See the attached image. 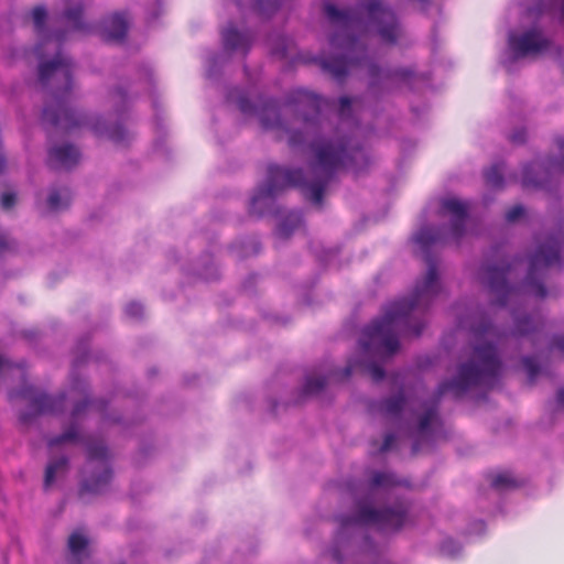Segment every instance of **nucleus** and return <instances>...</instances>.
I'll return each mask as SVG.
<instances>
[{
    "label": "nucleus",
    "instance_id": "obj_1",
    "mask_svg": "<svg viewBox=\"0 0 564 564\" xmlns=\"http://www.w3.org/2000/svg\"><path fill=\"white\" fill-rule=\"evenodd\" d=\"M292 111L301 116L303 131H289L278 112L276 102L269 100L260 115L264 129H279L289 133V145L303 144L312 138L310 148L313 153V178L307 180L302 169H284L275 164L268 166V178L264 186L258 188L249 206L250 215L262 216L273 198L286 187H299L304 196L316 205H321L326 186L343 170L355 174L361 173L370 164L368 153L351 137L341 135L336 130L332 135H321L328 126L321 118L324 100L305 89L292 91L289 100Z\"/></svg>",
    "mask_w": 564,
    "mask_h": 564
},
{
    "label": "nucleus",
    "instance_id": "obj_2",
    "mask_svg": "<svg viewBox=\"0 0 564 564\" xmlns=\"http://www.w3.org/2000/svg\"><path fill=\"white\" fill-rule=\"evenodd\" d=\"M414 240L422 251L427 271L415 284L410 299L389 304L381 318L364 328L359 344L366 355L390 357L400 348V336H420L425 325L421 315L441 291L437 263L430 249L445 241L444 229L424 227Z\"/></svg>",
    "mask_w": 564,
    "mask_h": 564
},
{
    "label": "nucleus",
    "instance_id": "obj_3",
    "mask_svg": "<svg viewBox=\"0 0 564 564\" xmlns=\"http://www.w3.org/2000/svg\"><path fill=\"white\" fill-rule=\"evenodd\" d=\"M471 333L476 345L470 359L458 366L452 380L442 381L436 390L431 405L425 406L417 424V438L412 452L421 451L422 442L429 436L431 427L440 424L437 409L443 395L451 394L454 399L463 398L475 388L491 389L498 382L502 371V362L497 352L503 334L498 330L486 317L481 316L478 324L473 323Z\"/></svg>",
    "mask_w": 564,
    "mask_h": 564
},
{
    "label": "nucleus",
    "instance_id": "obj_4",
    "mask_svg": "<svg viewBox=\"0 0 564 564\" xmlns=\"http://www.w3.org/2000/svg\"><path fill=\"white\" fill-rule=\"evenodd\" d=\"M324 13L335 25L339 26L329 39L332 48L341 51L340 56L319 58L323 70L341 82L348 70L361 66L366 59V47L358 39L348 35V30L366 23L376 29L380 39L387 44H395L402 30L394 11L383 0H366L360 9L339 10L333 3H325Z\"/></svg>",
    "mask_w": 564,
    "mask_h": 564
},
{
    "label": "nucleus",
    "instance_id": "obj_5",
    "mask_svg": "<svg viewBox=\"0 0 564 564\" xmlns=\"http://www.w3.org/2000/svg\"><path fill=\"white\" fill-rule=\"evenodd\" d=\"M72 73V59L61 52H57L52 61L43 62L39 66V82L48 90L42 111V122L46 128H55L64 133L88 123L86 116L69 107Z\"/></svg>",
    "mask_w": 564,
    "mask_h": 564
},
{
    "label": "nucleus",
    "instance_id": "obj_6",
    "mask_svg": "<svg viewBox=\"0 0 564 564\" xmlns=\"http://www.w3.org/2000/svg\"><path fill=\"white\" fill-rule=\"evenodd\" d=\"M561 253H564V237L561 234L538 238V247L530 256L529 269L524 282L528 292L538 299L546 296L543 284L546 271L561 263Z\"/></svg>",
    "mask_w": 564,
    "mask_h": 564
},
{
    "label": "nucleus",
    "instance_id": "obj_7",
    "mask_svg": "<svg viewBox=\"0 0 564 564\" xmlns=\"http://www.w3.org/2000/svg\"><path fill=\"white\" fill-rule=\"evenodd\" d=\"M406 519V510L403 506L395 508L375 509L370 506H359L354 517H341L343 528L352 524H375L382 531H395L402 528Z\"/></svg>",
    "mask_w": 564,
    "mask_h": 564
},
{
    "label": "nucleus",
    "instance_id": "obj_8",
    "mask_svg": "<svg viewBox=\"0 0 564 564\" xmlns=\"http://www.w3.org/2000/svg\"><path fill=\"white\" fill-rule=\"evenodd\" d=\"M511 263L501 261L499 264H487L480 270V279L491 294L496 296V304L507 305L513 297L518 296L519 290L507 283V275Z\"/></svg>",
    "mask_w": 564,
    "mask_h": 564
},
{
    "label": "nucleus",
    "instance_id": "obj_9",
    "mask_svg": "<svg viewBox=\"0 0 564 564\" xmlns=\"http://www.w3.org/2000/svg\"><path fill=\"white\" fill-rule=\"evenodd\" d=\"M74 389H78L83 393V400L77 402L70 414V424L67 430L58 436L52 437L47 441V445L50 447L58 446L63 443L67 442H77L79 441V432L77 422L80 420L83 414H85L89 406L96 408L98 411H102L105 404L102 401H91L87 395V388L84 381L76 379L74 381Z\"/></svg>",
    "mask_w": 564,
    "mask_h": 564
},
{
    "label": "nucleus",
    "instance_id": "obj_10",
    "mask_svg": "<svg viewBox=\"0 0 564 564\" xmlns=\"http://www.w3.org/2000/svg\"><path fill=\"white\" fill-rule=\"evenodd\" d=\"M18 394L30 400L32 413L24 412L20 415L21 422L25 424L30 423L36 415L58 413L63 409L66 399L65 394L52 397L37 392L33 387H25Z\"/></svg>",
    "mask_w": 564,
    "mask_h": 564
},
{
    "label": "nucleus",
    "instance_id": "obj_11",
    "mask_svg": "<svg viewBox=\"0 0 564 564\" xmlns=\"http://www.w3.org/2000/svg\"><path fill=\"white\" fill-rule=\"evenodd\" d=\"M88 460H97L102 469L98 477L85 479L80 487V496L85 492L99 494L110 482L112 471L108 466V449L104 443H91L87 447Z\"/></svg>",
    "mask_w": 564,
    "mask_h": 564
},
{
    "label": "nucleus",
    "instance_id": "obj_12",
    "mask_svg": "<svg viewBox=\"0 0 564 564\" xmlns=\"http://www.w3.org/2000/svg\"><path fill=\"white\" fill-rule=\"evenodd\" d=\"M469 205L456 197H444L440 202L438 214L442 217L448 216L451 226L449 234L454 240H459L466 230Z\"/></svg>",
    "mask_w": 564,
    "mask_h": 564
},
{
    "label": "nucleus",
    "instance_id": "obj_13",
    "mask_svg": "<svg viewBox=\"0 0 564 564\" xmlns=\"http://www.w3.org/2000/svg\"><path fill=\"white\" fill-rule=\"evenodd\" d=\"M509 45L518 57H525L547 51L552 46V42L541 31L532 29L520 35H510Z\"/></svg>",
    "mask_w": 564,
    "mask_h": 564
},
{
    "label": "nucleus",
    "instance_id": "obj_14",
    "mask_svg": "<svg viewBox=\"0 0 564 564\" xmlns=\"http://www.w3.org/2000/svg\"><path fill=\"white\" fill-rule=\"evenodd\" d=\"M47 12L44 6H36L32 10V18L34 22V26L36 29V32L40 36H42V40L37 45L35 46V52L39 56H42V48L43 46L51 42L55 41L58 46L65 41L66 39V31L64 30H57L53 32L52 34L44 35L45 32V21H46Z\"/></svg>",
    "mask_w": 564,
    "mask_h": 564
},
{
    "label": "nucleus",
    "instance_id": "obj_15",
    "mask_svg": "<svg viewBox=\"0 0 564 564\" xmlns=\"http://www.w3.org/2000/svg\"><path fill=\"white\" fill-rule=\"evenodd\" d=\"M79 158V151L72 144L54 147L48 151L47 164L53 170H69L78 163Z\"/></svg>",
    "mask_w": 564,
    "mask_h": 564
},
{
    "label": "nucleus",
    "instance_id": "obj_16",
    "mask_svg": "<svg viewBox=\"0 0 564 564\" xmlns=\"http://www.w3.org/2000/svg\"><path fill=\"white\" fill-rule=\"evenodd\" d=\"M128 28L126 13H113L104 22L102 37L107 42H121L126 39Z\"/></svg>",
    "mask_w": 564,
    "mask_h": 564
},
{
    "label": "nucleus",
    "instance_id": "obj_17",
    "mask_svg": "<svg viewBox=\"0 0 564 564\" xmlns=\"http://www.w3.org/2000/svg\"><path fill=\"white\" fill-rule=\"evenodd\" d=\"M66 9L58 18L59 22L70 24L73 31H85L87 25L83 21L84 2L83 0H65Z\"/></svg>",
    "mask_w": 564,
    "mask_h": 564
},
{
    "label": "nucleus",
    "instance_id": "obj_18",
    "mask_svg": "<svg viewBox=\"0 0 564 564\" xmlns=\"http://www.w3.org/2000/svg\"><path fill=\"white\" fill-rule=\"evenodd\" d=\"M223 42L226 50H241L246 54L251 45V35L249 33H240L230 25L223 32Z\"/></svg>",
    "mask_w": 564,
    "mask_h": 564
},
{
    "label": "nucleus",
    "instance_id": "obj_19",
    "mask_svg": "<svg viewBox=\"0 0 564 564\" xmlns=\"http://www.w3.org/2000/svg\"><path fill=\"white\" fill-rule=\"evenodd\" d=\"M360 371L368 375L375 382H379L384 378V370L376 362L370 364H354L348 362L343 370V378L347 379L354 371Z\"/></svg>",
    "mask_w": 564,
    "mask_h": 564
},
{
    "label": "nucleus",
    "instance_id": "obj_20",
    "mask_svg": "<svg viewBox=\"0 0 564 564\" xmlns=\"http://www.w3.org/2000/svg\"><path fill=\"white\" fill-rule=\"evenodd\" d=\"M368 74L370 77V86L373 87L377 85L381 74H383V78L386 79H406L412 76V70L406 68H398L393 70L382 72L381 68L375 63L368 64Z\"/></svg>",
    "mask_w": 564,
    "mask_h": 564
},
{
    "label": "nucleus",
    "instance_id": "obj_21",
    "mask_svg": "<svg viewBox=\"0 0 564 564\" xmlns=\"http://www.w3.org/2000/svg\"><path fill=\"white\" fill-rule=\"evenodd\" d=\"M406 403L403 393L387 398L378 404V411L387 417H397L401 414Z\"/></svg>",
    "mask_w": 564,
    "mask_h": 564
},
{
    "label": "nucleus",
    "instance_id": "obj_22",
    "mask_svg": "<svg viewBox=\"0 0 564 564\" xmlns=\"http://www.w3.org/2000/svg\"><path fill=\"white\" fill-rule=\"evenodd\" d=\"M541 321L532 315L517 316L513 334L517 336H527L540 330Z\"/></svg>",
    "mask_w": 564,
    "mask_h": 564
},
{
    "label": "nucleus",
    "instance_id": "obj_23",
    "mask_svg": "<svg viewBox=\"0 0 564 564\" xmlns=\"http://www.w3.org/2000/svg\"><path fill=\"white\" fill-rule=\"evenodd\" d=\"M302 225V216L297 212L289 213L276 228V236L281 239H288L294 229Z\"/></svg>",
    "mask_w": 564,
    "mask_h": 564
},
{
    "label": "nucleus",
    "instance_id": "obj_24",
    "mask_svg": "<svg viewBox=\"0 0 564 564\" xmlns=\"http://www.w3.org/2000/svg\"><path fill=\"white\" fill-rule=\"evenodd\" d=\"M67 466L68 459L65 456L51 460L45 468L44 488H50L55 481L56 475L58 473L65 471L67 469Z\"/></svg>",
    "mask_w": 564,
    "mask_h": 564
},
{
    "label": "nucleus",
    "instance_id": "obj_25",
    "mask_svg": "<svg viewBox=\"0 0 564 564\" xmlns=\"http://www.w3.org/2000/svg\"><path fill=\"white\" fill-rule=\"evenodd\" d=\"M70 192L68 188L52 189L47 198V206L51 210L56 212L65 208L70 203Z\"/></svg>",
    "mask_w": 564,
    "mask_h": 564
},
{
    "label": "nucleus",
    "instance_id": "obj_26",
    "mask_svg": "<svg viewBox=\"0 0 564 564\" xmlns=\"http://www.w3.org/2000/svg\"><path fill=\"white\" fill-rule=\"evenodd\" d=\"M503 164L501 162L492 164L487 171H485V181L487 186L491 188H502L503 186Z\"/></svg>",
    "mask_w": 564,
    "mask_h": 564
},
{
    "label": "nucleus",
    "instance_id": "obj_27",
    "mask_svg": "<svg viewBox=\"0 0 564 564\" xmlns=\"http://www.w3.org/2000/svg\"><path fill=\"white\" fill-rule=\"evenodd\" d=\"M490 482L491 486L498 490L514 488L518 486L517 480L509 471H502L491 476Z\"/></svg>",
    "mask_w": 564,
    "mask_h": 564
},
{
    "label": "nucleus",
    "instance_id": "obj_28",
    "mask_svg": "<svg viewBox=\"0 0 564 564\" xmlns=\"http://www.w3.org/2000/svg\"><path fill=\"white\" fill-rule=\"evenodd\" d=\"M325 377H307L303 387V393L311 395L321 392L326 386Z\"/></svg>",
    "mask_w": 564,
    "mask_h": 564
},
{
    "label": "nucleus",
    "instance_id": "obj_29",
    "mask_svg": "<svg viewBox=\"0 0 564 564\" xmlns=\"http://www.w3.org/2000/svg\"><path fill=\"white\" fill-rule=\"evenodd\" d=\"M397 484L392 474L375 471L370 478V487L371 488H387L394 486Z\"/></svg>",
    "mask_w": 564,
    "mask_h": 564
},
{
    "label": "nucleus",
    "instance_id": "obj_30",
    "mask_svg": "<svg viewBox=\"0 0 564 564\" xmlns=\"http://www.w3.org/2000/svg\"><path fill=\"white\" fill-rule=\"evenodd\" d=\"M536 165V163H531L523 167V187H543V181L531 175L535 171Z\"/></svg>",
    "mask_w": 564,
    "mask_h": 564
},
{
    "label": "nucleus",
    "instance_id": "obj_31",
    "mask_svg": "<svg viewBox=\"0 0 564 564\" xmlns=\"http://www.w3.org/2000/svg\"><path fill=\"white\" fill-rule=\"evenodd\" d=\"M88 540L78 532L70 534L68 539V549L72 554L77 555L87 547Z\"/></svg>",
    "mask_w": 564,
    "mask_h": 564
},
{
    "label": "nucleus",
    "instance_id": "obj_32",
    "mask_svg": "<svg viewBox=\"0 0 564 564\" xmlns=\"http://www.w3.org/2000/svg\"><path fill=\"white\" fill-rule=\"evenodd\" d=\"M558 148L562 152L561 160H549L546 165V173H562L564 172V139L557 140Z\"/></svg>",
    "mask_w": 564,
    "mask_h": 564
},
{
    "label": "nucleus",
    "instance_id": "obj_33",
    "mask_svg": "<svg viewBox=\"0 0 564 564\" xmlns=\"http://www.w3.org/2000/svg\"><path fill=\"white\" fill-rule=\"evenodd\" d=\"M108 138L116 143H121L127 140L128 132L121 124H116L108 129L107 131Z\"/></svg>",
    "mask_w": 564,
    "mask_h": 564
},
{
    "label": "nucleus",
    "instance_id": "obj_34",
    "mask_svg": "<svg viewBox=\"0 0 564 564\" xmlns=\"http://www.w3.org/2000/svg\"><path fill=\"white\" fill-rule=\"evenodd\" d=\"M522 364L528 372V377L532 382L540 372V367L534 357H524Z\"/></svg>",
    "mask_w": 564,
    "mask_h": 564
},
{
    "label": "nucleus",
    "instance_id": "obj_35",
    "mask_svg": "<svg viewBox=\"0 0 564 564\" xmlns=\"http://www.w3.org/2000/svg\"><path fill=\"white\" fill-rule=\"evenodd\" d=\"M524 215V208L522 205H514L509 208L506 213V220L509 223H514L520 219Z\"/></svg>",
    "mask_w": 564,
    "mask_h": 564
},
{
    "label": "nucleus",
    "instance_id": "obj_36",
    "mask_svg": "<svg viewBox=\"0 0 564 564\" xmlns=\"http://www.w3.org/2000/svg\"><path fill=\"white\" fill-rule=\"evenodd\" d=\"M351 98L347 96H343L339 98V117L345 119L350 115L351 111Z\"/></svg>",
    "mask_w": 564,
    "mask_h": 564
},
{
    "label": "nucleus",
    "instance_id": "obj_37",
    "mask_svg": "<svg viewBox=\"0 0 564 564\" xmlns=\"http://www.w3.org/2000/svg\"><path fill=\"white\" fill-rule=\"evenodd\" d=\"M143 306L138 302H131L126 306V314L132 318L142 316Z\"/></svg>",
    "mask_w": 564,
    "mask_h": 564
},
{
    "label": "nucleus",
    "instance_id": "obj_38",
    "mask_svg": "<svg viewBox=\"0 0 564 564\" xmlns=\"http://www.w3.org/2000/svg\"><path fill=\"white\" fill-rule=\"evenodd\" d=\"M15 204V194L14 193H3L1 196V207L3 209H10Z\"/></svg>",
    "mask_w": 564,
    "mask_h": 564
},
{
    "label": "nucleus",
    "instance_id": "obj_39",
    "mask_svg": "<svg viewBox=\"0 0 564 564\" xmlns=\"http://www.w3.org/2000/svg\"><path fill=\"white\" fill-rule=\"evenodd\" d=\"M238 108L241 112L243 113H249V112H252L253 110V105L249 101V99L245 96H241L239 99H238Z\"/></svg>",
    "mask_w": 564,
    "mask_h": 564
},
{
    "label": "nucleus",
    "instance_id": "obj_40",
    "mask_svg": "<svg viewBox=\"0 0 564 564\" xmlns=\"http://www.w3.org/2000/svg\"><path fill=\"white\" fill-rule=\"evenodd\" d=\"M395 442V436L393 434H387L384 436L383 443L380 447V452L384 453L392 448Z\"/></svg>",
    "mask_w": 564,
    "mask_h": 564
},
{
    "label": "nucleus",
    "instance_id": "obj_41",
    "mask_svg": "<svg viewBox=\"0 0 564 564\" xmlns=\"http://www.w3.org/2000/svg\"><path fill=\"white\" fill-rule=\"evenodd\" d=\"M524 139H525V132L523 130L516 131L510 135V141L512 143L520 144V143L524 142Z\"/></svg>",
    "mask_w": 564,
    "mask_h": 564
},
{
    "label": "nucleus",
    "instance_id": "obj_42",
    "mask_svg": "<svg viewBox=\"0 0 564 564\" xmlns=\"http://www.w3.org/2000/svg\"><path fill=\"white\" fill-rule=\"evenodd\" d=\"M330 554H332L333 560L336 561L338 564H340L343 562V557L340 555V551L337 545L332 547Z\"/></svg>",
    "mask_w": 564,
    "mask_h": 564
},
{
    "label": "nucleus",
    "instance_id": "obj_43",
    "mask_svg": "<svg viewBox=\"0 0 564 564\" xmlns=\"http://www.w3.org/2000/svg\"><path fill=\"white\" fill-rule=\"evenodd\" d=\"M8 249H9V241L4 235L0 234V253L4 252Z\"/></svg>",
    "mask_w": 564,
    "mask_h": 564
},
{
    "label": "nucleus",
    "instance_id": "obj_44",
    "mask_svg": "<svg viewBox=\"0 0 564 564\" xmlns=\"http://www.w3.org/2000/svg\"><path fill=\"white\" fill-rule=\"evenodd\" d=\"M13 367V364L0 356V372L2 370H9Z\"/></svg>",
    "mask_w": 564,
    "mask_h": 564
},
{
    "label": "nucleus",
    "instance_id": "obj_45",
    "mask_svg": "<svg viewBox=\"0 0 564 564\" xmlns=\"http://www.w3.org/2000/svg\"><path fill=\"white\" fill-rule=\"evenodd\" d=\"M554 347H556L561 352L564 354V337L555 338L553 343Z\"/></svg>",
    "mask_w": 564,
    "mask_h": 564
},
{
    "label": "nucleus",
    "instance_id": "obj_46",
    "mask_svg": "<svg viewBox=\"0 0 564 564\" xmlns=\"http://www.w3.org/2000/svg\"><path fill=\"white\" fill-rule=\"evenodd\" d=\"M556 401L558 405L564 406V389H560L556 393Z\"/></svg>",
    "mask_w": 564,
    "mask_h": 564
},
{
    "label": "nucleus",
    "instance_id": "obj_47",
    "mask_svg": "<svg viewBox=\"0 0 564 564\" xmlns=\"http://www.w3.org/2000/svg\"><path fill=\"white\" fill-rule=\"evenodd\" d=\"M263 2H264V0H256L254 8H256V10H258L260 13H263V12H264Z\"/></svg>",
    "mask_w": 564,
    "mask_h": 564
},
{
    "label": "nucleus",
    "instance_id": "obj_48",
    "mask_svg": "<svg viewBox=\"0 0 564 564\" xmlns=\"http://www.w3.org/2000/svg\"><path fill=\"white\" fill-rule=\"evenodd\" d=\"M115 96H117L121 100H124V98H126V94H124V91L121 88H118L115 91Z\"/></svg>",
    "mask_w": 564,
    "mask_h": 564
},
{
    "label": "nucleus",
    "instance_id": "obj_49",
    "mask_svg": "<svg viewBox=\"0 0 564 564\" xmlns=\"http://www.w3.org/2000/svg\"><path fill=\"white\" fill-rule=\"evenodd\" d=\"M94 130H95L97 133H101L100 129H99L97 126H94Z\"/></svg>",
    "mask_w": 564,
    "mask_h": 564
},
{
    "label": "nucleus",
    "instance_id": "obj_50",
    "mask_svg": "<svg viewBox=\"0 0 564 564\" xmlns=\"http://www.w3.org/2000/svg\"><path fill=\"white\" fill-rule=\"evenodd\" d=\"M14 397H17L15 393L11 392L10 393V399H13Z\"/></svg>",
    "mask_w": 564,
    "mask_h": 564
},
{
    "label": "nucleus",
    "instance_id": "obj_51",
    "mask_svg": "<svg viewBox=\"0 0 564 564\" xmlns=\"http://www.w3.org/2000/svg\"><path fill=\"white\" fill-rule=\"evenodd\" d=\"M18 367L24 369V364H19Z\"/></svg>",
    "mask_w": 564,
    "mask_h": 564
}]
</instances>
